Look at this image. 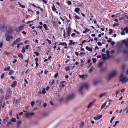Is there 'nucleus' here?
Instances as JSON below:
<instances>
[{"instance_id": "obj_21", "label": "nucleus", "mask_w": 128, "mask_h": 128, "mask_svg": "<svg viewBox=\"0 0 128 128\" xmlns=\"http://www.w3.org/2000/svg\"><path fill=\"white\" fill-rule=\"evenodd\" d=\"M106 70L107 69L106 68V67H104L101 68L100 70V71L101 72H104L106 71Z\"/></svg>"}, {"instance_id": "obj_12", "label": "nucleus", "mask_w": 128, "mask_h": 128, "mask_svg": "<svg viewBox=\"0 0 128 128\" xmlns=\"http://www.w3.org/2000/svg\"><path fill=\"white\" fill-rule=\"evenodd\" d=\"M21 123L22 122L20 120L18 121L16 123V127L17 128H19L21 124Z\"/></svg>"}, {"instance_id": "obj_48", "label": "nucleus", "mask_w": 128, "mask_h": 128, "mask_svg": "<svg viewBox=\"0 0 128 128\" xmlns=\"http://www.w3.org/2000/svg\"><path fill=\"white\" fill-rule=\"evenodd\" d=\"M93 68V67L92 66L91 67V68H90L89 70V71H88V72L90 73L92 71V68Z\"/></svg>"}, {"instance_id": "obj_3", "label": "nucleus", "mask_w": 128, "mask_h": 128, "mask_svg": "<svg viewBox=\"0 0 128 128\" xmlns=\"http://www.w3.org/2000/svg\"><path fill=\"white\" fill-rule=\"evenodd\" d=\"M123 74H122L120 76V81L122 84L128 82V78H127V77L126 76L123 77Z\"/></svg>"}, {"instance_id": "obj_39", "label": "nucleus", "mask_w": 128, "mask_h": 128, "mask_svg": "<svg viewBox=\"0 0 128 128\" xmlns=\"http://www.w3.org/2000/svg\"><path fill=\"white\" fill-rule=\"evenodd\" d=\"M119 123V121H116L114 123V124L113 125V126L114 127L116 125L118 124Z\"/></svg>"}, {"instance_id": "obj_27", "label": "nucleus", "mask_w": 128, "mask_h": 128, "mask_svg": "<svg viewBox=\"0 0 128 128\" xmlns=\"http://www.w3.org/2000/svg\"><path fill=\"white\" fill-rule=\"evenodd\" d=\"M106 95V93H104L102 94H101L99 96V97L100 98H102V96H105Z\"/></svg>"}, {"instance_id": "obj_16", "label": "nucleus", "mask_w": 128, "mask_h": 128, "mask_svg": "<svg viewBox=\"0 0 128 128\" xmlns=\"http://www.w3.org/2000/svg\"><path fill=\"white\" fill-rule=\"evenodd\" d=\"M36 104H37L38 106L40 105L42 101L40 100H38L36 102Z\"/></svg>"}, {"instance_id": "obj_29", "label": "nucleus", "mask_w": 128, "mask_h": 128, "mask_svg": "<svg viewBox=\"0 0 128 128\" xmlns=\"http://www.w3.org/2000/svg\"><path fill=\"white\" fill-rule=\"evenodd\" d=\"M74 17L76 19H79L80 18V17L76 15L75 14H74Z\"/></svg>"}, {"instance_id": "obj_30", "label": "nucleus", "mask_w": 128, "mask_h": 128, "mask_svg": "<svg viewBox=\"0 0 128 128\" xmlns=\"http://www.w3.org/2000/svg\"><path fill=\"white\" fill-rule=\"evenodd\" d=\"M6 94H11V92L10 89L9 88L7 90Z\"/></svg>"}, {"instance_id": "obj_28", "label": "nucleus", "mask_w": 128, "mask_h": 128, "mask_svg": "<svg viewBox=\"0 0 128 128\" xmlns=\"http://www.w3.org/2000/svg\"><path fill=\"white\" fill-rule=\"evenodd\" d=\"M104 63V62H99L98 64V66L99 67H101Z\"/></svg>"}, {"instance_id": "obj_44", "label": "nucleus", "mask_w": 128, "mask_h": 128, "mask_svg": "<svg viewBox=\"0 0 128 128\" xmlns=\"http://www.w3.org/2000/svg\"><path fill=\"white\" fill-rule=\"evenodd\" d=\"M25 52V48L24 47L22 48V53H24Z\"/></svg>"}, {"instance_id": "obj_53", "label": "nucleus", "mask_w": 128, "mask_h": 128, "mask_svg": "<svg viewBox=\"0 0 128 128\" xmlns=\"http://www.w3.org/2000/svg\"><path fill=\"white\" fill-rule=\"evenodd\" d=\"M125 30H124H124H122V32L121 33V34L122 35H124L125 34V33L124 32V31Z\"/></svg>"}, {"instance_id": "obj_13", "label": "nucleus", "mask_w": 128, "mask_h": 128, "mask_svg": "<svg viewBox=\"0 0 128 128\" xmlns=\"http://www.w3.org/2000/svg\"><path fill=\"white\" fill-rule=\"evenodd\" d=\"M102 116V115H100L97 116H95L94 117V118L96 120H97L100 118Z\"/></svg>"}, {"instance_id": "obj_17", "label": "nucleus", "mask_w": 128, "mask_h": 128, "mask_svg": "<svg viewBox=\"0 0 128 128\" xmlns=\"http://www.w3.org/2000/svg\"><path fill=\"white\" fill-rule=\"evenodd\" d=\"M71 28L69 27H68L67 29V32L68 35V36H70V33Z\"/></svg>"}, {"instance_id": "obj_47", "label": "nucleus", "mask_w": 128, "mask_h": 128, "mask_svg": "<svg viewBox=\"0 0 128 128\" xmlns=\"http://www.w3.org/2000/svg\"><path fill=\"white\" fill-rule=\"evenodd\" d=\"M119 25V24H118L114 23L113 24L112 26L113 27H114L115 26H118Z\"/></svg>"}, {"instance_id": "obj_25", "label": "nucleus", "mask_w": 128, "mask_h": 128, "mask_svg": "<svg viewBox=\"0 0 128 128\" xmlns=\"http://www.w3.org/2000/svg\"><path fill=\"white\" fill-rule=\"evenodd\" d=\"M86 50H88L89 51H92V49L90 48H89L88 46H86Z\"/></svg>"}, {"instance_id": "obj_34", "label": "nucleus", "mask_w": 128, "mask_h": 128, "mask_svg": "<svg viewBox=\"0 0 128 128\" xmlns=\"http://www.w3.org/2000/svg\"><path fill=\"white\" fill-rule=\"evenodd\" d=\"M18 56L22 58H23V55L20 53L19 54H18Z\"/></svg>"}, {"instance_id": "obj_32", "label": "nucleus", "mask_w": 128, "mask_h": 128, "mask_svg": "<svg viewBox=\"0 0 128 128\" xmlns=\"http://www.w3.org/2000/svg\"><path fill=\"white\" fill-rule=\"evenodd\" d=\"M106 103V102H105L103 104L101 107L102 109L105 106Z\"/></svg>"}, {"instance_id": "obj_61", "label": "nucleus", "mask_w": 128, "mask_h": 128, "mask_svg": "<svg viewBox=\"0 0 128 128\" xmlns=\"http://www.w3.org/2000/svg\"><path fill=\"white\" fill-rule=\"evenodd\" d=\"M110 44L112 45H113L115 44V42H110Z\"/></svg>"}, {"instance_id": "obj_8", "label": "nucleus", "mask_w": 128, "mask_h": 128, "mask_svg": "<svg viewBox=\"0 0 128 128\" xmlns=\"http://www.w3.org/2000/svg\"><path fill=\"white\" fill-rule=\"evenodd\" d=\"M24 114L26 116H28L34 115V113L33 112L30 113L26 112Z\"/></svg>"}, {"instance_id": "obj_15", "label": "nucleus", "mask_w": 128, "mask_h": 128, "mask_svg": "<svg viewBox=\"0 0 128 128\" xmlns=\"http://www.w3.org/2000/svg\"><path fill=\"white\" fill-rule=\"evenodd\" d=\"M99 82V80H95L94 81L93 84L94 86H96L97 85Z\"/></svg>"}, {"instance_id": "obj_35", "label": "nucleus", "mask_w": 128, "mask_h": 128, "mask_svg": "<svg viewBox=\"0 0 128 128\" xmlns=\"http://www.w3.org/2000/svg\"><path fill=\"white\" fill-rule=\"evenodd\" d=\"M124 30H126V33H128V27H126L124 28Z\"/></svg>"}, {"instance_id": "obj_63", "label": "nucleus", "mask_w": 128, "mask_h": 128, "mask_svg": "<svg viewBox=\"0 0 128 128\" xmlns=\"http://www.w3.org/2000/svg\"><path fill=\"white\" fill-rule=\"evenodd\" d=\"M29 47V46L28 45H27L25 47V49L27 50L28 49V48Z\"/></svg>"}, {"instance_id": "obj_23", "label": "nucleus", "mask_w": 128, "mask_h": 128, "mask_svg": "<svg viewBox=\"0 0 128 128\" xmlns=\"http://www.w3.org/2000/svg\"><path fill=\"white\" fill-rule=\"evenodd\" d=\"M126 67V65L125 64H123L122 66V70L123 72H124V70Z\"/></svg>"}, {"instance_id": "obj_11", "label": "nucleus", "mask_w": 128, "mask_h": 128, "mask_svg": "<svg viewBox=\"0 0 128 128\" xmlns=\"http://www.w3.org/2000/svg\"><path fill=\"white\" fill-rule=\"evenodd\" d=\"M122 42L125 43L126 47L128 48V38L127 39L126 41L124 40L122 41Z\"/></svg>"}, {"instance_id": "obj_1", "label": "nucleus", "mask_w": 128, "mask_h": 128, "mask_svg": "<svg viewBox=\"0 0 128 128\" xmlns=\"http://www.w3.org/2000/svg\"><path fill=\"white\" fill-rule=\"evenodd\" d=\"M84 88L86 89L88 88V85L86 83L82 84L79 87V92L81 95H82L83 94V92L82 91V90Z\"/></svg>"}, {"instance_id": "obj_40", "label": "nucleus", "mask_w": 128, "mask_h": 128, "mask_svg": "<svg viewBox=\"0 0 128 128\" xmlns=\"http://www.w3.org/2000/svg\"><path fill=\"white\" fill-rule=\"evenodd\" d=\"M52 10L54 12L56 11V8L54 5H53V6L52 7Z\"/></svg>"}, {"instance_id": "obj_4", "label": "nucleus", "mask_w": 128, "mask_h": 128, "mask_svg": "<svg viewBox=\"0 0 128 128\" xmlns=\"http://www.w3.org/2000/svg\"><path fill=\"white\" fill-rule=\"evenodd\" d=\"M13 32V29L12 28H10L8 30L6 33L5 36H6V35L8 34H12Z\"/></svg>"}, {"instance_id": "obj_43", "label": "nucleus", "mask_w": 128, "mask_h": 128, "mask_svg": "<svg viewBox=\"0 0 128 128\" xmlns=\"http://www.w3.org/2000/svg\"><path fill=\"white\" fill-rule=\"evenodd\" d=\"M79 9L78 8H76L75 9V12H78L79 11Z\"/></svg>"}, {"instance_id": "obj_20", "label": "nucleus", "mask_w": 128, "mask_h": 128, "mask_svg": "<svg viewBox=\"0 0 128 128\" xmlns=\"http://www.w3.org/2000/svg\"><path fill=\"white\" fill-rule=\"evenodd\" d=\"M10 94H6L5 97V99L6 100H7L9 98L10 96Z\"/></svg>"}, {"instance_id": "obj_19", "label": "nucleus", "mask_w": 128, "mask_h": 128, "mask_svg": "<svg viewBox=\"0 0 128 128\" xmlns=\"http://www.w3.org/2000/svg\"><path fill=\"white\" fill-rule=\"evenodd\" d=\"M17 84V82L16 81H14L12 84L11 85V86L12 87H14L16 86Z\"/></svg>"}, {"instance_id": "obj_49", "label": "nucleus", "mask_w": 128, "mask_h": 128, "mask_svg": "<svg viewBox=\"0 0 128 128\" xmlns=\"http://www.w3.org/2000/svg\"><path fill=\"white\" fill-rule=\"evenodd\" d=\"M92 60L93 61V63H95L96 61V58H92Z\"/></svg>"}, {"instance_id": "obj_7", "label": "nucleus", "mask_w": 128, "mask_h": 128, "mask_svg": "<svg viewBox=\"0 0 128 128\" xmlns=\"http://www.w3.org/2000/svg\"><path fill=\"white\" fill-rule=\"evenodd\" d=\"M6 29V27L4 25H2L0 26V30L2 32L4 31Z\"/></svg>"}, {"instance_id": "obj_38", "label": "nucleus", "mask_w": 128, "mask_h": 128, "mask_svg": "<svg viewBox=\"0 0 128 128\" xmlns=\"http://www.w3.org/2000/svg\"><path fill=\"white\" fill-rule=\"evenodd\" d=\"M123 52L124 54H127L128 55V50H124L123 51Z\"/></svg>"}, {"instance_id": "obj_42", "label": "nucleus", "mask_w": 128, "mask_h": 128, "mask_svg": "<svg viewBox=\"0 0 128 128\" xmlns=\"http://www.w3.org/2000/svg\"><path fill=\"white\" fill-rule=\"evenodd\" d=\"M20 6L22 8H24L25 7V6L24 5H22L19 2H18Z\"/></svg>"}, {"instance_id": "obj_58", "label": "nucleus", "mask_w": 128, "mask_h": 128, "mask_svg": "<svg viewBox=\"0 0 128 128\" xmlns=\"http://www.w3.org/2000/svg\"><path fill=\"white\" fill-rule=\"evenodd\" d=\"M46 40L48 41L49 44H51V42L50 40H48V39H47Z\"/></svg>"}, {"instance_id": "obj_51", "label": "nucleus", "mask_w": 128, "mask_h": 128, "mask_svg": "<svg viewBox=\"0 0 128 128\" xmlns=\"http://www.w3.org/2000/svg\"><path fill=\"white\" fill-rule=\"evenodd\" d=\"M42 93L43 94H45L46 93L45 89L44 88H43L42 89Z\"/></svg>"}, {"instance_id": "obj_45", "label": "nucleus", "mask_w": 128, "mask_h": 128, "mask_svg": "<svg viewBox=\"0 0 128 128\" xmlns=\"http://www.w3.org/2000/svg\"><path fill=\"white\" fill-rule=\"evenodd\" d=\"M124 17H125L126 18L128 19V16L126 14H124L123 15Z\"/></svg>"}, {"instance_id": "obj_18", "label": "nucleus", "mask_w": 128, "mask_h": 128, "mask_svg": "<svg viewBox=\"0 0 128 128\" xmlns=\"http://www.w3.org/2000/svg\"><path fill=\"white\" fill-rule=\"evenodd\" d=\"M84 125V122H81L80 124V128H82L83 127Z\"/></svg>"}, {"instance_id": "obj_46", "label": "nucleus", "mask_w": 128, "mask_h": 128, "mask_svg": "<svg viewBox=\"0 0 128 128\" xmlns=\"http://www.w3.org/2000/svg\"><path fill=\"white\" fill-rule=\"evenodd\" d=\"M110 32H108L109 34H111L113 32L112 30V29H110L109 30Z\"/></svg>"}, {"instance_id": "obj_62", "label": "nucleus", "mask_w": 128, "mask_h": 128, "mask_svg": "<svg viewBox=\"0 0 128 128\" xmlns=\"http://www.w3.org/2000/svg\"><path fill=\"white\" fill-rule=\"evenodd\" d=\"M98 44L99 46H101L102 45V44L100 42H98L97 43Z\"/></svg>"}, {"instance_id": "obj_56", "label": "nucleus", "mask_w": 128, "mask_h": 128, "mask_svg": "<svg viewBox=\"0 0 128 128\" xmlns=\"http://www.w3.org/2000/svg\"><path fill=\"white\" fill-rule=\"evenodd\" d=\"M54 80H53L52 81V82L50 84L52 86L53 85L54 83Z\"/></svg>"}, {"instance_id": "obj_9", "label": "nucleus", "mask_w": 128, "mask_h": 128, "mask_svg": "<svg viewBox=\"0 0 128 128\" xmlns=\"http://www.w3.org/2000/svg\"><path fill=\"white\" fill-rule=\"evenodd\" d=\"M74 96L73 94H72L68 96L67 98V100H72L74 98Z\"/></svg>"}, {"instance_id": "obj_59", "label": "nucleus", "mask_w": 128, "mask_h": 128, "mask_svg": "<svg viewBox=\"0 0 128 128\" xmlns=\"http://www.w3.org/2000/svg\"><path fill=\"white\" fill-rule=\"evenodd\" d=\"M34 53L35 54H36V55L37 56H38L39 55V53L38 52H34Z\"/></svg>"}, {"instance_id": "obj_14", "label": "nucleus", "mask_w": 128, "mask_h": 128, "mask_svg": "<svg viewBox=\"0 0 128 128\" xmlns=\"http://www.w3.org/2000/svg\"><path fill=\"white\" fill-rule=\"evenodd\" d=\"M95 100L93 101L92 102H90L88 105L87 108H89L92 104L94 103L95 102Z\"/></svg>"}, {"instance_id": "obj_6", "label": "nucleus", "mask_w": 128, "mask_h": 128, "mask_svg": "<svg viewBox=\"0 0 128 128\" xmlns=\"http://www.w3.org/2000/svg\"><path fill=\"white\" fill-rule=\"evenodd\" d=\"M20 40V39L19 38H17L15 40L12 44V46H14L18 43Z\"/></svg>"}, {"instance_id": "obj_36", "label": "nucleus", "mask_w": 128, "mask_h": 128, "mask_svg": "<svg viewBox=\"0 0 128 128\" xmlns=\"http://www.w3.org/2000/svg\"><path fill=\"white\" fill-rule=\"evenodd\" d=\"M10 68V67L9 66H7L4 69V71L9 70Z\"/></svg>"}, {"instance_id": "obj_5", "label": "nucleus", "mask_w": 128, "mask_h": 128, "mask_svg": "<svg viewBox=\"0 0 128 128\" xmlns=\"http://www.w3.org/2000/svg\"><path fill=\"white\" fill-rule=\"evenodd\" d=\"M24 28V26H22L18 27L15 29V30L16 32H20Z\"/></svg>"}, {"instance_id": "obj_54", "label": "nucleus", "mask_w": 128, "mask_h": 128, "mask_svg": "<svg viewBox=\"0 0 128 128\" xmlns=\"http://www.w3.org/2000/svg\"><path fill=\"white\" fill-rule=\"evenodd\" d=\"M58 73H56L54 74V78H56L58 76Z\"/></svg>"}, {"instance_id": "obj_64", "label": "nucleus", "mask_w": 128, "mask_h": 128, "mask_svg": "<svg viewBox=\"0 0 128 128\" xmlns=\"http://www.w3.org/2000/svg\"><path fill=\"white\" fill-rule=\"evenodd\" d=\"M67 3L69 5H71V2L70 1H68Z\"/></svg>"}, {"instance_id": "obj_37", "label": "nucleus", "mask_w": 128, "mask_h": 128, "mask_svg": "<svg viewBox=\"0 0 128 128\" xmlns=\"http://www.w3.org/2000/svg\"><path fill=\"white\" fill-rule=\"evenodd\" d=\"M109 52L107 50L106 51V54L107 56H108V58L110 57V56H109Z\"/></svg>"}, {"instance_id": "obj_60", "label": "nucleus", "mask_w": 128, "mask_h": 128, "mask_svg": "<svg viewBox=\"0 0 128 128\" xmlns=\"http://www.w3.org/2000/svg\"><path fill=\"white\" fill-rule=\"evenodd\" d=\"M120 92V90H118L116 92V95H117Z\"/></svg>"}, {"instance_id": "obj_24", "label": "nucleus", "mask_w": 128, "mask_h": 128, "mask_svg": "<svg viewBox=\"0 0 128 128\" xmlns=\"http://www.w3.org/2000/svg\"><path fill=\"white\" fill-rule=\"evenodd\" d=\"M107 59L106 57V54H102V59L103 60H105Z\"/></svg>"}, {"instance_id": "obj_52", "label": "nucleus", "mask_w": 128, "mask_h": 128, "mask_svg": "<svg viewBox=\"0 0 128 128\" xmlns=\"http://www.w3.org/2000/svg\"><path fill=\"white\" fill-rule=\"evenodd\" d=\"M4 54L6 55H8L9 54V53L8 52L5 51L4 52Z\"/></svg>"}, {"instance_id": "obj_2", "label": "nucleus", "mask_w": 128, "mask_h": 128, "mask_svg": "<svg viewBox=\"0 0 128 128\" xmlns=\"http://www.w3.org/2000/svg\"><path fill=\"white\" fill-rule=\"evenodd\" d=\"M115 71H114L108 75L106 78V80L107 81L110 80L112 78L114 77L116 74Z\"/></svg>"}, {"instance_id": "obj_10", "label": "nucleus", "mask_w": 128, "mask_h": 128, "mask_svg": "<svg viewBox=\"0 0 128 128\" xmlns=\"http://www.w3.org/2000/svg\"><path fill=\"white\" fill-rule=\"evenodd\" d=\"M6 37V40L8 41H9L10 40V39H12V36L10 35H7Z\"/></svg>"}, {"instance_id": "obj_55", "label": "nucleus", "mask_w": 128, "mask_h": 128, "mask_svg": "<svg viewBox=\"0 0 128 128\" xmlns=\"http://www.w3.org/2000/svg\"><path fill=\"white\" fill-rule=\"evenodd\" d=\"M34 103H35V102L34 101H32L31 102L30 104H31V106H33Z\"/></svg>"}, {"instance_id": "obj_26", "label": "nucleus", "mask_w": 128, "mask_h": 128, "mask_svg": "<svg viewBox=\"0 0 128 128\" xmlns=\"http://www.w3.org/2000/svg\"><path fill=\"white\" fill-rule=\"evenodd\" d=\"M59 45H62L65 46H66L67 44L65 42H60L59 44H58Z\"/></svg>"}, {"instance_id": "obj_31", "label": "nucleus", "mask_w": 128, "mask_h": 128, "mask_svg": "<svg viewBox=\"0 0 128 128\" xmlns=\"http://www.w3.org/2000/svg\"><path fill=\"white\" fill-rule=\"evenodd\" d=\"M85 76V75H79V76L80 78H82V79L83 80H84L85 79V78H84V76Z\"/></svg>"}, {"instance_id": "obj_41", "label": "nucleus", "mask_w": 128, "mask_h": 128, "mask_svg": "<svg viewBox=\"0 0 128 128\" xmlns=\"http://www.w3.org/2000/svg\"><path fill=\"white\" fill-rule=\"evenodd\" d=\"M10 121L12 122H15L16 121V119L15 118H12L11 119Z\"/></svg>"}, {"instance_id": "obj_22", "label": "nucleus", "mask_w": 128, "mask_h": 128, "mask_svg": "<svg viewBox=\"0 0 128 128\" xmlns=\"http://www.w3.org/2000/svg\"><path fill=\"white\" fill-rule=\"evenodd\" d=\"M4 96H2L0 98V103L2 104L3 99L4 98Z\"/></svg>"}, {"instance_id": "obj_33", "label": "nucleus", "mask_w": 128, "mask_h": 128, "mask_svg": "<svg viewBox=\"0 0 128 128\" xmlns=\"http://www.w3.org/2000/svg\"><path fill=\"white\" fill-rule=\"evenodd\" d=\"M20 101V99H18L17 100H16L15 102V103H16V104L17 105L18 104L19 102Z\"/></svg>"}, {"instance_id": "obj_57", "label": "nucleus", "mask_w": 128, "mask_h": 128, "mask_svg": "<svg viewBox=\"0 0 128 128\" xmlns=\"http://www.w3.org/2000/svg\"><path fill=\"white\" fill-rule=\"evenodd\" d=\"M112 40V39L111 38H109V40H107V42H110Z\"/></svg>"}, {"instance_id": "obj_50", "label": "nucleus", "mask_w": 128, "mask_h": 128, "mask_svg": "<svg viewBox=\"0 0 128 128\" xmlns=\"http://www.w3.org/2000/svg\"><path fill=\"white\" fill-rule=\"evenodd\" d=\"M115 118V117L114 116H113L112 117L110 121V123H111L112 122V121Z\"/></svg>"}]
</instances>
